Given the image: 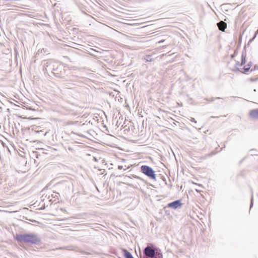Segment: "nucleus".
<instances>
[{"label": "nucleus", "instance_id": "obj_9", "mask_svg": "<svg viewBox=\"0 0 258 258\" xmlns=\"http://www.w3.org/2000/svg\"><path fill=\"white\" fill-rule=\"evenodd\" d=\"M217 26L220 31H224L227 28V24L221 21L217 23Z\"/></svg>", "mask_w": 258, "mask_h": 258}, {"label": "nucleus", "instance_id": "obj_4", "mask_svg": "<svg viewBox=\"0 0 258 258\" xmlns=\"http://www.w3.org/2000/svg\"><path fill=\"white\" fill-rule=\"evenodd\" d=\"M140 171L150 179L157 180L155 171L151 167L146 165H142L140 167Z\"/></svg>", "mask_w": 258, "mask_h": 258}, {"label": "nucleus", "instance_id": "obj_14", "mask_svg": "<svg viewBox=\"0 0 258 258\" xmlns=\"http://www.w3.org/2000/svg\"><path fill=\"white\" fill-rule=\"evenodd\" d=\"M246 53L243 51L241 54L240 66H243L246 63Z\"/></svg>", "mask_w": 258, "mask_h": 258}, {"label": "nucleus", "instance_id": "obj_21", "mask_svg": "<svg viewBox=\"0 0 258 258\" xmlns=\"http://www.w3.org/2000/svg\"><path fill=\"white\" fill-rule=\"evenodd\" d=\"M258 34V31H256L253 36V37L249 39L248 44H249L250 43H251L252 41L254 40V39L256 38L257 34Z\"/></svg>", "mask_w": 258, "mask_h": 258}, {"label": "nucleus", "instance_id": "obj_6", "mask_svg": "<svg viewBox=\"0 0 258 258\" xmlns=\"http://www.w3.org/2000/svg\"><path fill=\"white\" fill-rule=\"evenodd\" d=\"M68 182L67 181H61L58 182L54 185V187L56 189L64 190L68 187Z\"/></svg>", "mask_w": 258, "mask_h": 258}, {"label": "nucleus", "instance_id": "obj_5", "mask_svg": "<svg viewBox=\"0 0 258 258\" xmlns=\"http://www.w3.org/2000/svg\"><path fill=\"white\" fill-rule=\"evenodd\" d=\"M182 205L181 200H175L173 202L168 203L166 207H164V209L165 210L166 208H171L174 210L180 209Z\"/></svg>", "mask_w": 258, "mask_h": 258}, {"label": "nucleus", "instance_id": "obj_30", "mask_svg": "<svg viewBox=\"0 0 258 258\" xmlns=\"http://www.w3.org/2000/svg\"><path fill=\"white\" fill-rule=\"evenodd\" d=\"M123 168V166L122 165H118V169L119 170H121Z\"/></svg>", "mask_w": 258, "mask_h": 258}, {"label": "nucleus", "instance_id": "obj_26", "mask_svg": "<svg viewBox=\"0 0 258 258\" xmlns=\"http://www.w3.org/2000/svg\"><path fill=\"white\" fill-rule=\"evenodd\" d=\"M33 154H35V157L37 158H39V156H40V155L39 154H38V153L37 152H33Z\"/></svg>", "mask_w": 258, "mask_h": 258}, {"label": "nucleus", "instance_id": "obj_33", "mask_svg": "<svg viewBox=\"0 0 258 258\" xmlns=\"http://www.w3.org/2000/svg\"><path fill=\"white\" fill-rule=\"evenodd\" d=\"M244 158L243 159H242L241 161H240V163H241L244 160Z\"/></svg>", "mask_w": 258, "mask_h": 258}, {"label": "nucleus", "instance_id": "obj_16", "mask_svg": "<svg viewBox=\"0 0 258 258\" xmlns=\"http://www.w3.org/2000/svg\"><path fill=\"white\" fill-rule=\"evenodd\" d=\"M40 127H41L40 126H36L35 130L33 128V130H34V132L35 134H39L40 133L44 132V131H43L42 130H39Z\"/></svg>", "mask_w": 258, "mask_h": 258}, {"label": "nucleus", "instance_id": "obj_32", "mask_svg": "<svg viewBox=\"0 0 258 258\" xmlns=\"http://www.w3.org/2000/svg\"><path fill=\"white\" fill-rule=\"evenodd\" d=\"M165 212L166 214H169V212L168 213V211L167 210H165Z\"/></svg>", "mask_w": 258, "mask_h": 258}, {"label": "nucleus", "instance_id": "obj_2", "mask_svg": "<svg viewBox=\"0 0 258 258\" xmlns=\"http://www.w3.org/2000/svg\"><path fill=\"white\" fill-rule=\"evenodd\" d=\"M46 70L51 72V73L56 78L65 80L64 75L66 70L62 64L57 62L49 61L46 62Z\"/></svg>", "mask_w": 258, "mask_h": 258}, {"label": "nucleus", "instance_id": "obj_23", "mask_svg": "<svg viewBox=\"0 0 258 258\" xmlns=\"http://www.w3.org/2000/svg\"><path fill=\"white\" fill-rule=\"evenodd\" d=\"M248 81L250 82H256L257 81H258V76H255V77H253H253L250 78L248 79Z\"/></svg>", "mask_w": 258, "mask_h": 258}, {"label": "nucleus", "instance_id": "obj_31", "mask_svg": "<svg viewBox=\"0 0 258 258\" xmlns=\"http://www.w3.org/2000/svg\"><path fill=\"white\" fill-rule=\"evenodd\" d=\"M68 150H70V151H73V148L72 147H68Z\"/></svg>", "mask_w": 258, "mask_h": 258}, {"label": "nucleus", "instance_id": "obj_17", "mask_svg": "<svg viewBox=\"0 0 258 258\" xmlns=\"http://www.w3.org/2000/svg\"><path fill=\"white\" fill-rule=\"evenodd\" d=\"M91 52H90L89 54L92 55H93V56H97V53H101V52L97 51L93 48H91Z\"/></svg>", "mask_w": 258, "mask_h": 258}, {"label": "nucleus", "instance_id": "obj_1", "mask_svg": "<svg viewBox=\"0 0 258 258\" xmlns=\"http://www.w3.org/2000/svg\"><path fill=\"white\" fill-rule=\"evenodd\" d=\"M15 239L18 242L39 245L41 243V238L34 233H23L16 234Z\"/></svg>", "mask_w": 258, "mask_h": 258}, {"label": "nucleus", "instance_id": "obj_11", "mask_svg": "<svg viewBox=\"0 0 258 258\" xmlns=\"http://www.w3.org/2000/svg\"><path fill=\"white\" fill-rule=\"evenodd\" d=\"M124 258H134L132 254L125 248H121Z\"/></svg>", "mask_w": 258, "mask_h": 258}, {"label": "nucleus", "instance_id": "obj_27", "mask_svg": "<svg viewBox=\"0 0 258 258\" xmlns=\"http://www.w3.org/2000/svg\"><path fill=\"white\" fill-rule=\"evenodd\" d=\"M189 120H190V121H191V122H194V123H197V121H196V119H195V118H194V117H190V118L189 119Z\"/></svg>", "mask_w": 258, "mask_h": 258}, {"label": "nucleus", "instance_id": "obj_18", "mask_svg": "<svg viewBox=\"0 0 258 258\" xmlns=\"http://www.w3.org/2000/svg\"><path fill=\"white\" fill-rule=\"evenodd\" d=\"M240 66V62L238 61H236L235 64V69L232 71L234 72H237L239 71V69L238 68V66Z\"/></svg>", "mask_w": 258, "mask_h": 258}, {"label": "nucleus", "instance_id": "obj_7", "mask_svg": "<svg viewBox=\"0 0 258 258\" xmlns=\"http://www.w3.org/2000/svg\"><path fill=\"white\" fill-rule=\"evenodd\" d=\"M82 79H83V77L73 75L71 76L70 81L73 82L74 85H79L82 83V81L81 80Z\"/></svg>", "mask_w": 258, "mask_h": 258}, {"label": "nucleus", "instance_id": "obj_10", "mask_svg": "<svg viewBox=\"0 0 258 258\" xmlns=\"http://www.w3.org/2000/svg\"><path fill=\"white\" fill-rule=\"evenodd\" d=\"M252 65V62L251 61L248 62V63L243 68V71L241 72L243 74H247V73L249 71Z\"/></svg>", "mask_w": 258, "mask_h": 258}, {"label": "nucleus", "instance_id": "obj_34", "mask_svg": "<svg viewBox=\"0 0 258 258\" xmlns=\"http://www.w3.org/2000/svg\"><path fill=\"white\" fill-rule=\"evenodd\" d=\"M44 208H45V207H42V208H41V209H41V210H43V209H44Z\"/></svg>", "mask_w": 258, "mask_h": 258}, {"label": "nucleus", "instance_id": "obj_8", "mask_svg": "<svg viewBox=\"0 0 258 258\" xmlns=\"http://www.w3.org/2000/svg\"><path fill=\"white\" fill-rule=\"evenodd\" d=\"M249 115L250 117L258 119V108L253 109L249 111Z\"/></svg>", "mask_w": 258, "mask_h": 258}, {"label": "nucleus", "instance_id": "obj_35", "mask_svg": "<svg viewBox=\"0 0 258 258\" xmlns=\"http://www.w3.org/2000/svg\"><path fill=\"white\" fill-rule=\"evenodd\" d=\"M253 91L255 92L256 91V90L255 89L253 90Z\"/></svg>", "mask_w": 258, "mask_h": 258}, {"label": "nucleus", "instance_id": "obj_29", "mask_svg": "<svg viewBox=\"0 0 258 258\" xmlns=\"http://www.w3.org/2000/svg\"><path fill=\"white\" fill-rule=\"evenodd\" d=\"M165 41H166V40L162 39V40H159V41L158 42V43H162L164 42Z\"/></svg>", "mask_w": 258, "mask_h": 258}, {"label": "nucleus", "instance_id": "obj_28", "mask_svg": "<svg viewBox=\"0 0 258 258\" xmlns=\"http://www.w3.org/2000/svg\"><path fill=\"white\" fill-rule=\"evenodd\" d=\"M133 177L135 178H137V179H140V180H143V179L139 176H137V175H133Z\"/></svg>", "mask_w": 258, "mask_h": 258}, {"label": "nucleus", "instance_id": "obj_25", "mask_svg": "<svg viewBox=\"0 0 258 258\" xmlns=\"http://www.w3.org/2000/svg\"><path fill=\"white\" fill-rule=\"evenodd\" d=\"M46 134H47L46 132H45V133H44V132L43 133H40L39 134H38V138H40L41 137H44V136H46Z\"/></svg>", "mask_w": 258, "mask_h": 258}, {"label": "nucleus", "instance_id": "obj_15", "mask_svg": "<svg viewBox=\"0 0 258 258\" xmlns=\"http://www.w3.org/2000/svg\"><path fill=\"white\" fill-rule=\"evenodd\" d=\"M253 206V191L252 190H251V197H250L249 211L251 210V209L252 208Z\"/></svg>", "mask_w": 258, "mask_h": 258}, {"label": "nucleus", "instance_id": "obj_3", "mask_svg": "<svg viewBox=\"0 0 258 258\" xmlns=\"http://www.w3.org/2000/svg\"><path fill=\"white\" fill-rule=\"evenodd\" d=\"M140 258H163V254L154 244L148 243L143 249V255L141 254Z\"/></svg>", "mask_w": 258, "mask_h": 258}, {"label": "nucleus", "instance_id": "obj_22", "mask_svg": "<svg viewBox=\"0 0 258 258\" xmlns=\"http://www.w3.org/2000/svg\"><path fill=\"white\" fill-rule=\"evenodd\" d=\"M249 152L250 153V155L251 156H255V155H257V151L255 150V149H250Z\"/></svg>", "mask_w": 258, "mask_h": 258}, {"label": "nucleus", "instance_id": "obj_12", "mask_svg": "<svg viewBox=\"0 0 258 258\" xmlns=\"http://www.w3.org/2000/svg\"><path fill=\"white\" fill-rule=\"evenodd\" d=\"M58 249H66L69 250H74V251H78L79 248L78 247L74 246H68L66 247H60L58 248Z\"/></svg>", "mask_w": 258, "mask_h": 258}, {"label": "nucleus", "instance_id": "obj_24", "mask_svg": "<svg viewBox=\"0 0 258 258\" xmlns=\"http://www.w3.org/2000/svg\"><path fill=\"white\" fill-rule=\"evenodd\" d=\"M256 70H258V66L255 64L254 67L250 70V72H252Z\"/></svg>", "mask_w": 258, "mask_h": 258}, {"label": "nucleus", "instance_id": "obj_19", "mask_svg": "<svg viewBox=\"0 0 258 258\" xmlns=\"http://www.w3.org/2000/svg\"><path fill=\"white\" fill-rule=\"evenodd\" d=\"M222 99L220 97H211L210 98H205V100H206L207 101H209V102H213L214 101H215V100L216 99Z\"/></svg>", "mask_w": 258, "mask_h": 258}, {"label": "nucleus", "instance_id": "obj_20", "mask_svg": "<svg viewBox=\"0 0 258 258\" xmlns=\"http://www.w3.org/2000/svg\"><path fill=\"white\" fill-rule=\"evenodd\" d=\"M238 48H237L236 49H235L234 50L233 53L230 55L231 58L233 59L235 56H236L238 54Z\"/></svg>", "mask_w": 258, "mask_h": 258}, {"label": "nucleus", "instance_id": "obj_13", "mask_svg": "<svg viewBox=\"0 0 258 258\" xmlns=\"http://www.w3.org/2000/svg\"><path fill=\"white\" fill-rule=\"evenodd\" d=\"M153 54H147L144 56L146 62H151L154 60L155 58L153 57Z\"/></svg>", "mask_w": 258, "mask_h": 258}]
</instances>
